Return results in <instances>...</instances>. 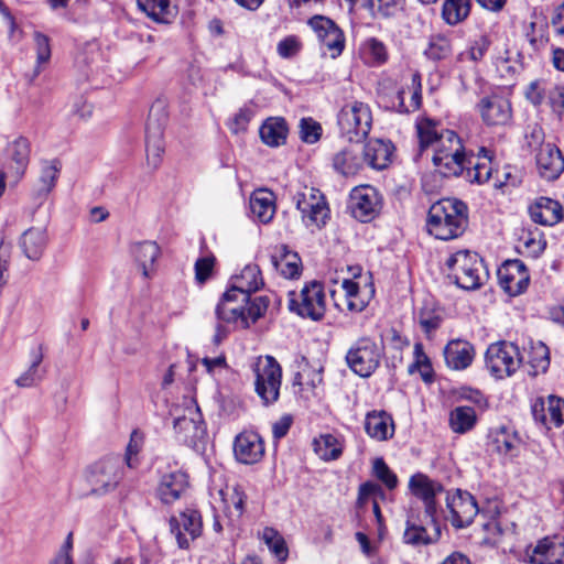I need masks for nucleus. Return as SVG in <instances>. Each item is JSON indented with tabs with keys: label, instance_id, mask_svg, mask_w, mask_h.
I'll use <instances>...</instances> for the list:
<instances>
[{
	"label": "nucleus",
	"instance_id": "15",
	"mask_svg": "<svg viewBox=\"0 0 564 564\" xmlns=\"http://www.w3.org/2000/svg\"><path fill=\"white\" fill-rule=\"evenodd\" d=\"M446 507L449 511V521L457 529L468 527L476 514L486 512V508H479L468 491L460 489L447 494Z\"/></svg>",
	"mask_w": 564,
	"mask_h": 564
},
{
	"label": "nucleus",
	"instance_id": "59",
	"mask_svg": "<svg viewBox=\"0 0 564 564\" xmlns=\"http://www.w3.org/2000/svg\"><path fill=\"white\" fill-rule=\"evenodd\" d=\"M144 443V436L141 432L134 430L130 435V441L126 451V464L130 468H134L138 464L137 456Z\"/></svg>",
	"mask_w": 564,
	"mask_h": 564
},
{
	"label": "nucleus",
	"instance_id": "39",
	"mask_svg": "<svg viewBox=\"0 0 564 564\" xmlns=\"http://www.w3.org/2000/svg\"><path fill=\"white\" fill-rule=\"evenodd\" d=\"M131 253L144 278H150L160 256V247L154 241L137 242L131 247Z\"/></svg>",
	"mask_w": 564,
	"mask_h": 564
},
{
	"label": "nucleus",
	"instance_id": "5",
	"mask_svg": "<svg viewBox=\"0 0 564 564\" xmlns=\"http://www.w3.org/2000/svg\"><path fill=\"white\" fill-rule=\"evenodd\" d=\"M431 159L435 170L445 177L460 175L470 163L463 140L453 130L443 132L432 150Z\"/></svg>",
	"mask_w": 564,
	"mask_h": 564
},
{
	"label": "nucleus",
	"instance_id": "56",
	"mask_svg": "<svg viewBox=\"0 0 564 564\" xmlns=\"http://www.w3.org/2000/svg\"><path fill=\"white\" fill-rule=\"evenodd\" d=\"M372 473L388 489L392 490L398 486L397 475L389 468L382 458H376Z\"/></svg>",
	"mask_w": 564,
	"mask_h": 564
},
{
	"label": "nucleus",
	"instance_id": "10",
	"mask_svg": "<svg viewBox=\"0 0 564 564\" xmlns=\"http://www.w3.org/2000/svg\"><path fill=\"white\" fill-rule=\"evenodd\" d=\"M254 390L264 405L273 404L280 397L282 369L272 356L259 358L254 368Z\"/></svg>",
	"mask_w": 564,
	"mask_h": 564
},
{
	"label": "nucleus",
	"instance_id": "31",
	"mask_svg": "<svg viewBox=\"0 0 564 564\" xmlns=\"http://www.w3.org/2000/svg\"><path fill=\"white\" fill-rule=\"evenodd\" d=\"M529 214L535 224L554 226L563 218V208L557 200L540 197L529 207Z\"/></svg>",
	"mask_w": 564,
	"mask_h": 564
},
{
	"label": "nucleus",
	"instance_id": "44",
	"mask_svg": "<svg viewBox=\"0 0 564 564\" xmlns=\"http://www.w3.org/2000/svg\"><path fill=\"white\" fill-rule=\"evenodd\" d=\"M499 505L497 501L488 502V508L482 516L488 517V521L482 523V531L485 533L481 543L488 546H495L500 542L503 534L500 522L497 520L499 514Z\"/></svg>",
	"mask_w": 564,
	"mask_h": 564
},
{
	"label": "nucleus",
	"instance_id": "55",
	"mask_svg": "<svg viewBox=\"0 0 564 564\" xmlns=\"http://www.w3.org/2000/svg\"><path fill=\"white\" fill-rule=\"evenodd\" d=\"M35 51H36V68L35 73L40 74L41 65L46 64L51 58L50 39L41 32L33 34Z\"/></svg>",
	"mask_w": 564,
	"mask_h": 564
},
{
	"label": "nucleus",
	"instance_id": "34",
	"mask_svg": "<svg viewBox=\"0 0 564 564\" xmlns=\"http://www.w3.org/2000/svg\"><path fill=\"white\" fill-rule=\"evenodd\" d=\"M47 241V231L44 227H31L21 235L20 247L28 259L39 261L44 253Z\"/></svg>",
	"mask_w": 564,
	"mask_h": 564
},
{
	"label": "nucleus",
	"instance_id": "25",
	"mask_svg": "<svg viewBox=\"0 0 564 564\" xmlns=\"http://www.w3.org/2000/svg\"><path fill=\"white\" fill-rule=\"evenodd\" d=\"M261 286H263V279L260 268L254 263H250L239 274L232 276L231 286L227 290V296L238 294L241 301H251L253 297L250 294L258 291Z\"/></svg>",
	"mask_w": 564,
	"mask_h": 564
},
{
	"label": "nucleus",
	"instance_id": "42",
	"mask_svg": "<svg viewBox=\"0 0 564 564\" xmlns=\"http://www.w3.org/2000/svg\"><path fill=\"white\" fill-rule=\"evenodd\" d=\"M272 263L286 279H294L301 274V259L296 252L288 250L286 246L280 247L279 254L272 257Z\"/></svg>",
	"mask_w": 564,
	"mask_h": 564
},
{
	"label": "nucleus",
	"instance_id": "37",
	"mask_svg": "<svg viewBox=\"0 0 564 564\" xmlns=\"http://www.w3.org/2000/svg\"><path fill=\"white\" fill-rule=\"evenodd\" d=\"M362 152L357 145L338 151L333 158V167L344 176H354L364 167Z\"/></svg>",
	"mask_w": 564,
	"mask_h": 564
},
{
	"label": "nucleus",
	"instance_id": "40",
	"mask_svg": "<svg viewBox=\"0 0 564 564\" xmlns=\"http://www.w3.org/2000/svg\"><path fill=\"white\" fill-rule=\"evenodd\" d=\"M447 129H442L441 123L434 119L422 117L416 121V131L420 141V151L433 150L435 144Z\"/></svg>",
	"mask_w": 564,
	"mask_h": 564
},
{
	"label": "nucleus",
	"instance_id": "9",
	"mask_svg": "<svg viewBox=\"0 0 564 564\" xmlns=\"http://www.w3.org/2000/svg\"><path fill=\"white\" fill-rule=\"evenodd\" d=\"M123 477L122 460L119 457H106L93 464L86 473L89 494L104 496L117 489Z\"/></svg>",
	"mask_w": 564,
	"mask_h": 564
},
{
	"label": "nucleus",
	"instance_id": "53",
	"mask_svg": "<svg viewBox=\"0 0 564 564\" xmlns=\"http://www.w3.org/2000/svg\"><path fill=\"white\" fill-rule=\"evenodd\" d=\"M453 47L451 40L445 35H433L430 37L429 45L424 51L427 58L433 61H441L452 54Z\"/></svg>",
	"mask_w": 564,
	"mask_h": 564
},
{
	"label": "nucleus",
	"instance_id": "2",
	"mask_svg": "<svg viewBox=\"0 0 564 564\" xmlns=\"http://www.w3.org/2000/svg\"><path fill=\"white\" fill-rule=\"evenodd\" d=\"M269 306L267 296H254L251 301H241L240 295L227 291L216 306L215 314L221 324H231L236 328H248L264 315Z\"/></svg>",
	"mask_w": 564,
	"mask_h": 564
},
{
	"label": "nucleus",
	"instance_id": "33",
	"mask_svg": "<svg viewBox=\"0 0 564 564\" xmlns=\"http://www.w3.org/2000/svg\"><path fill=\"white\" fill-rule=\"evenodd\" d=\"M491 444L499 455L512 459L519 455L522 441L513 429L500 426L491 433Z\"/></svg>",
	"mask_w": 564,
	"mask_h": 564
},
{
	"label": "nucleus",
	"instance_id": "61",
	"mask_svg": "<svg viewBox=\"0 0 564 564\" xmlns=\"http://www.w3.org/2000/svg\"><path fill=\"white\" fill-rule=\"evenodd\" d=\"M301 47L300 40L294 35H290L278 43L276 51L282 58H291L300 52Z\"/></svg>",
	"mask_w": 564,
	"mask_h": 564
},
{
	"label": "nucleus",
	"instance_id": "26",
	"mask_svg": "<svg viewBox=\"0 0 564 564\" xmlns=\"http://www.w3.org/2000/svg\"><path fill=\"white\" fill-rule=\"evenodd\" d=\"M188 487L187 475L175 469L162 474L156 487V497L164 505H172L178 500Z\"/></svg>",
	"mask_w": 564,
	"mask_h": 564
},
{
	"label": "nucleus",
	"instance_id": "29",
	"mask_svg": "<svg viewBox=\"0 0 564 564\" xmlns=\"http://www.w3.org/2000/svg\"><path fill=\"white\" fill-rule=\"evenodd\" d=\"M441 538V525L434 517V521L425 518V525L417 524L411 520L406 521L403 541L413 546L429 545Z\"/></svg>",
	"mask_w": 564,
	"mask_h": 564
},
{
	"label": "nucleus",
	"instance_id": "35",
	"mask_svg": "<svg viewBox=\"0 0 564 564\" xmlns=\"http://www.w3.org/2000/svg\"><path fill=\"white\" fill-rule=\"evenodd\" d=\"M249 205L252 217L259 223L268 224L275 215V195L267 188L256 189Z\"/></svg>",
	"mask_w": 564,
	"mask_h": 564
},
{
	"label": "nucleus",
	"instance_id": "58",
	"mask_svg": "<svg viewBox=\"0 0 564 564\" xmlns=\"http://www.w3.org/2000/svg\"><path fill=\"white\" fill-rule=\"evenodd\" d=\"M489 40L487 36H480L479 39L475 40L473 44L469 46V48L465 52H462L458 55L459 61L469 59L473 62L480 61L485 54L487 53L489 48Z\"/></svg>",
	"mask_w": 564,
	"mask_h": 564
},
{
	"label": "nucleus",
	"instance_id": "60",
	"mask_svg": "<svg viewBox=\"0 0 564 564\" xmlns=\"http://www.w3.org/2000/svg\"><path fill=\"white\" fill-rule=\"evenodd\" d=\"M44 370L29 366V368L14 380V383L19 388H31L39 384L44 379Z\"/></svg>",
	"mask_w": 564,
	"mask_h": 564
},
{
	"label": "nucleus",
	"instance_id": "49",
	"mask_svg": "<svg viewBox=\"0 0 564 564\" xmlns=\"http://www.w3.org/2000/svg\"><path fill=\"white\" fill-rule=\"evenodd\" d=\"M470 12V0H445L442 7V17L449 25L464 21Z\"/></svg>",
	"mask_w": 564,
	"mask_h": 564
},
{
	"label": "nucleus",
	"instance_id": "20",
	"mask_svg": "<svg viewBox=\"0 0 564 564\" xmlns=\"http://www.w3.org/2000/svg\"><path fill=\"white\" fill-rule=\"evenodd\" d=\"M477 110L487 126H506L512 118L510 101L499 94L482 97Z\"/></svg>",
	"mask_w": 564,
	"mask_h": 564
},
{
	"label": "nucleus",
	"instance_id": "47",
	"mask_svg": "<svg viewBox=\"0 0 564 564\" xmlns=\"http://www.w3.org/2000/svg\"><path fill=\"white\" fill-rule=\"evenodd\" d=\"M62 164L58 160L43 161L41 164L40 176L36 183V192L40 196H45L52 192L58 180Z\"/></svg>",
	"mask_w": 564,
	"mask_h": 564
},
{
	"label": "nucleus",
	"instance_id": "36",
	"mask_svg": "<svg viewBox=\"0 0 564 564\" xmlns=\"http://www.w3.org/2000/svg\"><path fill=\"white\" fill-rule=\"evenodd\" d=\"M365 431L376 441H387L394 434V423L386 411H371L366 415Z\"/></svg>",
	"mask_w": 564,
	"mask_h": 564
},
{
	"label": "nucleus",
	"instance_id": "27",
	"mask_svg": "<svg viewBox=\"0 0 564 564\" xmlns=\"http://www.w3.org/2000/svg\"><path fill=\"white\" fill-rule=\"evenodd\" d=\"M536 166L543 178L547 181L558 178L564 171V158L560 149L552 143L541 144L536 153Z\"/></svg>",
	"mask_w": 564,
	"mask_h": 564
},
{
	"label": "nucleus",
	"instance_id": "14",
	"mask_svg": "<svg viewBox=\"0 0 564 564\" xmlns=\"http://www.w3.org/2000/svg\"><path fill=\"white\" fill-rule=\"evenodd\" d=\"M382 199L379 192L370 185H360L351 189L348 199V208L351 216L368 223L376 218L381 210Z\"/></svg>",
	"mask_w": 564,
	"mask_h": 564
},
{
	"label": "nucleus",
	"instance_id": "30",
	"mask_svg": "<svg viewBox=\"0 0 564 564\" xmlns=\"http://www.w3.org/2000/svg\"><path fill=\"white\" fill-rule=\"evenodd\" d=\"M394 145L382 139L370 140L362 151L364 163L373 170H384L392 163Z\"/></svg>",
	"mask_w": 564,
	"mask_h": 564
},
{
	"label": "nucleus",
	"instance_id": "28",
	"mask_svg": "<svg viewBox=\"0 0 564 564\" xmlns=\"http://www.w3.org/2000/svg\"><path fill=\"white\" fill-rule=\"evenodd\" d=\"M408 91L411 94L410 102L404 101V88L397 89L393 96L383 95L382 98L388 99V107L394 109L400 113H409L417 110L422 104V83L421 75L413 73L411 76V84L408 86Z\"/></svg>",
	"mask_w": 564,
	"mask_h": 564
},
{
	"label": "nucleus",
	"instance_id": "7",
	"mask_svg": "<svg viewBox=\"0 0 564 564\" xmlns=\"http://www.w3.org/2000/svg\"><path fill=\"white\" fill-rule=\"evenodd\" d=\"M289 310L301 317L321 321L326 313V294L322 283L311 281L288 294Z\"/></svg>",
	"mask_w": 564,
	"mask_h": 564
},
{
	"label": "nucleus",
	"instance_id": "1",
	"mask_svg": "<svg viewBox=\"0 0 564 564\" xmlns=\"http://www.w3.org/2000/svg\"><path fill=\"white\" fill-rule=\"evenodd\" d=\"M468 226V207L457 198H442L429 209L426 230L436 239L453 240L460 237Z\"/></svg>",
	"mask_w": 564,
	"mask_h": 564
},
{
	"label": "nucleus",
	"instance_id": "22",
	"mask_svg": "<svg viewBox=\"0 0 564 564\" xmlns=\"http://www.w3.org/2000/svg\"><path fill=\"white\" fill-rule=\"evenodd\" d=\"M234 453L238 462L247 465L256 464L264 455L262 437L253 431H245L236 436Z\"/></svg>",
	"mask_w": 564,
	"mask_h": 564
},
{
	"label": "nucleus",
	"instance_id": "38",
	"mask_svg": "<svg viewBox=\"0 0 564 564\" xmlns=\"http://www.w3.org/2000/svg\"><path fill=\"white\" fill-rule=\"evenodd\" d=\"M341 288L345 292L347 308L354 313L362 312L375 293L372 284L361 290L357 282L349 279L343 281Z\"/></svg>",
	"mask_w": 564,
	"mask_h": 564
},
{
	"label": "nucleus",
	"instance_id": "17",
	"mask_svg": "<svg viewBox=\"0 0 564 564\" xmlns=\"http://www.w3.org/2000/svg\"><path fill=\"white\" fill-rule=\"evenodd\" d=\"M308 24L321 44L329 52L332 58L338 57L345 48V35L341 29L329 18L315 15Z\"/></svg>",
	"mask_w": 564,
	"mask_h": 564
},
{
	"label": "nucleus",
	"instance_id": "8",
	"mask_svg": "<svg viewBox=\"0 0 564 564\" xmlns=\"http://www.w3.org/2000/svg\"><path fill=\"white\" fill-rule=\"evenodd\" d=\"M337 123L340 133L350 142L366 139L371 130L372 113L368 104L354 100L338 112Z\"/></svg>",
	"mask_w": 564,
	"mask_h": 564
},
{
	"label": "nucleus",
	"instance_id": "43",
	"mask_svg": "<svg viewBox=\"0 0 564 564\" xmlns=\"http://www.w3.org/2000/svg\"><path fill=\"white\" fill-rule=\"evenodd\" d=\"M494 152L485 147H481L477 154V162L471 170H468V177L470 182L484 184L494 181V166H492Z\"/></svg>",
	"mask_w": 564,
	"mask_h": 564
},
{
	"label": "nucleus",
	"instance_id": "13",
	"mask_svg": "<svg viewBox=\"0 0 564 564\" xmlns=\"http://www.w3.org/2000/svg\"><path fill=\"white\" fill-rule=\"evenodd\" d=\"M521 365L518 346L508 341L491 344L486 351V367L497 379L512 376Z\"/></svg>",
	"mask_w": 564,
	"mask_h": 564
},
{
	"label": "nucleus",
	"instance_id": "46",
	"mask_svg": "<svg viewBox=\"0 0 564 564\" xmlns=\"http://www.w3.org/2000/svg\"><path fill=\"white\" fill-rule=\"evenodd\" d=\"M138 7L158 23H170L174 18L170 0H137Z\"/></svg>",
	"mask_w": 564,
	"mask_h": 564
},
{
	"label": "nucleus",
	"instance_id": "24",
	"mask_svg": "<svg viewBox=\"0 0 564 564\" xmlns=\"http://www.w3.org/2000/svg\"><path fill=\"white\" fill-rule=\"evenodd\" d=\"M30 142L24 137H19L8 144L4 167L15 181L24 175L30 162Z\"/></svg>",
	"mask_w": 564,
	"mask_h": 564
},
{
	"label": "nucleus",
	"instance_id": "62",
	"mask_svg": "<svg viewBox=\"0 0 564 564\" xmlns=\"http://www.w3.org/2000/svg\"><path fill=\"white\" fill-rule=\"evenodd\" d=\"M215 264L214 257H204L195 262V279L198 283H205L213 273Z\"/></svg>",
	"mask_w": 564,
	"mask_h": 564
},
{
	"label": "nucleus",
	"instance_id": "51",
	"mask_svg": "<svg viewBox=\"0 0 564 564\" xmlns=\"http://www.w3.org/2000/svg\"><path fill=\"white\" fill-rule=\"evenodd\" d=\"M261 539L270 552L279 562H285L289 556V549L281 533L271 527H265L261 532Z\"/></svg>",
	"mask_w": 564,
	"mask_h": 564
},
{
	"label": "nucleus",
	"instance_id": "11",
	"mask_svg": "<svg viewBox=\"0 0 564 564\" xmlns=\"http://www.w3.org/2000/svg\"><path fill=\"white\" fill-rule=\"evenodd\" d=\"M301 219L307 228H322L329 218V207L322 192L304 186L293 197Z\"/></svg>",
	"mask_w": 564,
	"mask_h": 564
},
{
	"label": "nucleus",
	"instance_id": "12",
	"mask_svg": "<svg viewBox=\"0 0 564 564\" xmlns=\"http://www.w3.org/2000/svg\"><path fill=\"white\" fill-rule=\"evenodd\" d=\"M167 120L166 105L163 100H156L150 108L147 123V160L156 167L164 152L163 127Z\"/></svg>",
	"mask_w": 564,
	"mask_h": 564
},
{
	"label": "nucleus",
	"instance_id": "4",
	"mask_svg": "<svg viewBox=\"0 0 564 564\" xmlns=\"http://www.w3.org/2000/svg\"><path fill=\"white\" fill-rule=\"evenodd\" d=\"M173 427L181 442L197 448L207 436L206 423L199 406L193 398H184L181 404L173 406Z\"/></svg>",
	"mask_w": 564,
	"mask_h": 564
},
{
	"label": "nucleus",
	"instance_id": "3",
	"mask_svg": "<svg viewBox=\"0 0 564 564\" xmlns=\"http://www.w3.org/2000/svg\"><path fill=\"white\" fill-rule=\"evenodd\" d=\"M448 278L463 290L479 289L488 276L482 259L475 251L458 250L445 262Z\"/></svg>",
	"mask_w": 564,
	"mask_h": 564
},
{
	"label": "nucleus",
	"instance_id": "64",
	"mask_svg": "<svg viewBox=\"0 0 564 564\" xmlns=\"http://www.w3.org/2000/svg\"><path fill=\"white\" fill-rule=\"evenodd\" d=\"M518 177L513 174L511 166H506L501 171H496L494 186L502 188L503 186H516Z\"/></svg>",
	"mask_w": 564,
	"mask_h": 564
},
{
	"label": "nucleus",
	"instance_id": "6",
	"mask_svg": "<svg viewBox=\"0 0 564 564\" xmlns=\"http://www.w3.org/2000/svg\"><path fill=\"white\" fill-rule=\"evenodd\" d=\"M383 347L370 336L357 338L348 348L345 360L348 368L361 378H369L379 368Z\"/></svg>",
	"mask_w": 564,
	"mask_h": 564
},
{
	"label": "nucleus",
	"instance_id": "50",
	"mask_svg": "<svg viewBox=\"0 0 564 564\" xmlns=\"http://www.w3.org/2000/svg\"><path fill=\"white\" fill-rule=\"evenodd\" d=\"M496 72L500 78L511 82L521 69V64L508 50L499 52L494 59Z\"/></svg>",
	"mask_w": 564,
	"mask_h": 564
},
{
	"label": "nucleus",
	"instance_id": "54",
	"mask_svg": "<svg viewBox=\"0 0 564 564\" xmlns=\"http://www.w3.org/2000/svg\"><path fill=\"white\" fill-rule=\"evenodd\" d=\"M414 362L409 367V371L412 373L419 371L422 379L425 382L432 381V367L429 357L424 352L422 343H415L413 348Z\"/></svg>",
	"mask_w": 564,
	"mask_h": 564
},
{
	"label": "nucleus",
	"instance_id": "19",
	"mask_svg": "<svg viewBox=\"0 0 564 564\" xmlns=\"http://www.w3.org/2000/svg\"><path fill=\"white\" fill-rule=\"evenodd\" d=\"M499 285L511 296L523 293L530 282L525 264L518 259L507 260L497 272Z\"/></svg>",
	"mask_w": 564,
	"mask_h": 564
},
{
	"label": "nucleus",
	"instance_id": "16",
	"mask_svg": "<svg viewBox=\"0 0 564 564\" xmlns=\"http://www.w3.org/2000/svg\"><path fill=\"white\" fill-rule=\"evenodd\" d=\"M202 516L197 510L186 509L170 519V531L181 549H188L191 542L202 534Z\"/></svg>",
	"mask_w": 564,
	"mask_h": 564
},
{
	"label": "nucleus",
	"instance_id": "57",
	"mask_svg": "<svg viewBox=\"0 0 564 564\" xmlns=\"http://www.w3.org/2000/svg\"><path fill=\"white\" fill-rule=\"evenodd\" d=\"M322 135L321 124L312 118H303L300 121V138L308 144L316 143Z\"/></svg>",
	"mask_w": 564,
	"mask_h": 564
},
{
	"label": "nucleus",
	"instance_id": "63",
	"mask_svg": "<svg viewBox=\"0 0 564 564\" xmlns=\"http://www.w3.org/2000/svg\"><path fill=\"white\" fill-rule=\"evenodd\" d=\"M373 12L379 13L384 18H390L399 11V3L397 0H368Z\"/></svg>",
	"mask_w": 564,
	"mask_h": 564
},
{
	"label": "nucleus",
	"instance_id": "52",
	"mask_svg": "<svg viewBox=\"0 0 564 564\" xmlns=\"http://www.w3.org/2000/svg\"><path fill=\"white\" fill-rule=\"evenodd\" d=\"M361 52L367 64L379 66L387 62L388 52L386 45L376 37H370L361 45Z\"/></svg>",
	"mask_w": 564,
	"mask_h": 564
},
{
	"label": "nucleus",
	"instance_id": "21",
	"mask_svg": "<svg viewBox=\"0 0 564 564\" xmlns=\"http://www.w3.org/2000/svg\"><path fill=\"white\" fill-rule=\"evenodd\" d=\"M530 564H562L564 562V540L560 536H546L525 550Z\"/></svg>",
	"mask_w": 564,
	"mask_h": 564
},
{
	"label": "nucleus",
	"instance_id": "23",
	"mask_svg": "<svg viewBox=\"0 0 564 564\" xmlns=\"http://www.w3.org/2000/svg\"><path fill=\"white\" fill-rule=\"evenodd\" d=\"M412 494L422 499L425 506L424 518L434 521L436 516L435 496L443 491L440 482L430 479L423 474H416L410 478L409 482Z\"/></svg>",
	"mask_w": 564,
	"mask_h": 564
},
{
	"label": "nucleus",
	"instance_id": "32",
	"mask_svg": "<svg viewBox=\"0 0 564 564\" xmlns=\"http://www.w3.org/2000/svg\"><path fill=\"white\" fill-rule=\"evenodd\" d=\"M444 357L447 367L454 370L468 368L475 357L474 346L460 339L451 340L444 348Z\"/></svg>",
	"mask_w": 564,
	"mask_h": 564
},
{
	"label": "nucleus",
	"instance_id": "18",
	"mask_svg": "<svg viewBox=\"0 0 564 564\" xmlns=\"http://www.w3.org/2000/svg\"><path fill=\"white\" fill-rule=\"evenodd\" d=\"M531 412L534 421L546 430L560 427L564 423V399L553 394L538 397L531 403Z\"/></svg>",
	"mask_w": 564,
	"mask_h": 564
},
{
	"label": "nucleus",
	"instance_id": "41",
	"mask_svg": "<svg viewBox=\"0 0 564 564\" xmlns=\"http://www.w3.org/2000/svg\"><path fill=\"white\" fill-rule=\"evenodd\" d=\"M259 132L262 142L274 148L285 143L289 129L283 118L274 117L267 119Z\"/></svg>",
	"mask_w": 564,
	"mask_h": 564
},
{
	"label": "nucleus",
	"instance_id": "45",
	"mask_svg": "<svg viewBox=\"0 0 564 564\" xmlns=\"http://www.w3.org/2000/svg\"><path fill=\"white\" fill-rule=\"evenodd\" d=\"M477 423V413L473 406L458 405L449 412L448 424L456 434L471 431Z\"/></svg>",
	"mask_w": 564,
	"mask_h": 564
},
{
	"label": "nucleus",
	"instance_id": "48",
	"mask_svg": "<svg viewBox=\"0 0 564 564\" xmlns=\"http://www.w3.org/2000/svg\"><path fill=\"white\" fill-rule=\"evenodd\" d=\"M313 448L318 457L326 462L339 458L343 453L340 441L333 434H322L314 438Z\"/></svg>",
	"mask_w": 564,
	"mask_h": 564
}]
</instances>
